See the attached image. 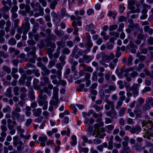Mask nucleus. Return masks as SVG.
Returning <instances> with one entry per match:
<instances>
[{
  "label": "nucleus",
  "instance_id": "obj_1",
  "mask_svg": "<svg viewBox=\"0 0 153 153\" xmlns=\"http://www.w3.org/2000/svg\"><path fill=\"white\" fill-rule=\"evenodd\" d=\"M21 111V108L18 107H16L13 110L11 113V117L13 120L16 119L19 120L20 117V114L19 113Z\"/></svg>",
  "mask_w": 153,
  "mask_h": 153
},
{
  "label": "nucleus",
  "instance_id": "obj_2",
  "mask_svg": "<svg viewBox=\"0 0 153 153\" xmlns=\"http://www.w3.org/2000/svg\"><path fill=\"white\" fill-rule=\"evenodd\" d=\"M114 104L112 105V108L108 111L106 112V114L108 116H110L112 119L117 118V113L114 108Z\"/></svg>",
  "mask_w": 153,
  "mask_h": 153
},
{
  "label": "nucleus",
  "instance_id": "obj_3",
  "mask_svg": "<svg viewBox=\"0 0 153 153\" xmlns=\"http://www.w3.org/2000/svg\"><path fill=\"white\" fill-rule=\"evenodd\" d=\"M144 131H145V135L143 136L144 138L151 140V137H153V126L147 130L145 129Z\"/></svg>",
  "mask_w": 153,
  "mask_h": 153
},
{
  "label": "nucleus",
  "instance_id": "obj_4",
  "mask_svg": "<svg viewBox=\"0 0 153 153\" xmlns=\"http://www.w3.org/2000/svg\"><path fill=\"white\" fill-rule=\"evenodd\" d=\"M140 86V84H137V83H134L133 85L130 88V89L132 91L133 95L134 98L137 97L138 95V89Z\"/></svg>",
  "mask_w": 153,
  "mask_h": 153
},
{
  "label": "nucleus",
  "instance_id": "obj_5",
  "mask_svg": "<svg viewBox=\"0 0 153 153\" xmlns=\"http://www.w3.org/2000/svg\"><path fill=\"white\" fill-rule=\"evenodd\" d=\"M115 57L114 55L112 53H111L109 55H104L102 57V61L108 63L110 61V59H113Z\"/></svg>",
  "mask_w": 153,
  "mask_h": 153
},
{
  "label": "nucleus",
  "instance_id": "obj_6",
  "mask_svg": "<svg viewBox=\"0 0 153 153\" xmlns=\"http://www.w3.org/2000/svg\"><path fill=\"white\" fill-rule=\"evenodd\" d=\"M57 77L59 79V84L57 85V87H58L60 84H61L63 86H65L66 84V82L65 81L62 80V75L61 72H58V73Z\"/></svg>",
  "mask_w": 153,
  "mask_h": 153
},
{
  "label": "nucleus",
  "instance_id": "obj_7",
  "mask_svg": "<svg viewBox=\"0 0 153 153\" xmlns=\"http://www.w3.org/2000/svg\"><path fill=\"white\" fill-rule=\"evenodd\" d=\"M18 139L19 136H15L13 137V144L14 146H17L18 144L21 145L24 144L22 141L20 140H18Z\"/></svg>",
  "mask_w": 153,
  "mask_h": 153
},
{
  "label": "nucleus",
  "instance_id": "obj_8",
  "mask_svg": "<svg viewBox=\"0 0 153 153\" xmlns=\"http://www.w3.org/2000/svg\"><path fill=\"white\" fill-rule=\"evenodd\" d=\"M141 131V128L138 126H135L132 127L130 130V131L132 134L136 133L138 134Z\"/></svg>",
  "mask_w": 153,
  "mask_h": 153
},
{
  "label": "nucleus",
  "instance_id": "obj_9",
  "mask_svg": "<svg viewBox=\"0 0 153 153\" xmlns=\"http://www.w3.org/2000/svg\"><path fill=\"white\" fill-rule=\"evenodd\" d=\"M53 96L52 99H56L59 100L58 98V93L59 91V89L56 87H54L53 88Z\"/></svg>",
  "mask_w": 153,
  "mask_h": 153
},
{
  "label": "nucleus",
  "instance_id": "obj_10",
  "mask_svg": "<svg viewBox=\"0 0 153 153\" xmlns=\"http://www.w3.org/2000/svg\"><path fill=\"white\" fill-rule=\"evenodd\" d=\"M33 115L35 117H39L42 112V109L41 108H38L37 109H35L33 110Z\"/></svg>",
  "mask_w": 153,
  "mask_h": 153
},
{
  "label": "nucleus",
  "instance_id": "obj_11",
  "mask_svg": "<svg viewBox=\"0 0 153 153\" xmlns=\"http://www.w3.org/2000/svg\"><path fill=\"white\" fill-rule=\"evenodd\" d=\"M82 17L80 16L78 17L76 19V21H74L72 24V26L75 27L77 25L79 26H81L82 25V23L79 20H81Z\"/></svg>",
  "mask_w": 153,
  "mask_h": 153
},
{
  "label": "nucleus",
  "instance_id": "obj_12",
  "mask_svg": "<svg viewBox=\"0 0 153 153\" xmlns=\"http://www.w3.org/2000/svg\"><path fill=\"white\" fill-rule=\"evenodd\" d=\"M113 136L111 135L109 137V140L108 142V148L109 149H112L113 148Z\"/></svg>",
  "mask_w": 153,
  "mask_h": 153
},
{
  "label": "nucleus",
  "instance_id": "obj_13",
  "mask_svg": "<svg viewBox=\"0 0 153 153\" xmlns=\"http://www.w3.org/2000/svg\"><path fill=\"white\" fill-rule=\"evenodd\" d=\"M135 3V0H129L128 1V9L131 10H134L135 7L133 5Z\"/></svg>",
  "mask_w": 153,
  "mask_h": 153
},
{
  "label": "nucleus",
  "instance_id": "obj_14",
  "mask_svg": "<svg viewBox=\"0 0 153 153\" xmlns=\"http://www.w3.org/2000/svg\"><path fill=\"white\" fill-rule=\"evenodd\" d=\"M142 127L147 126L148 124H149L150 127H152L153 126V123L151 120H149L147 121L146 120H143L142 122Z\"/></svg>",
  "mask_w": 153,
  "mask_h": 153
},
{
  "label": "nucleus",
  "instance_id": "obj_15",
  "mask_svg": "<svg viewBox=\"0 0 153 153\" xmlns=\"http://www.w3.org/2000/svg\"><path fill=\"white\" fill-rule=\"evenodd\" d=\"M134 112L136 115V118H140L142 117V111L141 110L137 109L134 110Z\"/></svg>",
  "mask_w": 153,
  "mask_h": 153
},
{
  "label": "nucleus",
  "instance_id": "obj_16",
  "mask_svg": "<svg viewBox=\"0 0 153 153\" xmlns=\"http://www.w3.org/2000/svg\"><path fill=\"white\" fill-rule=\"evenodd\" d=\"M45 42L46 43V45L47 46L51 47L53 48H55L56 45L55 44L51 42L49 39H46Z\"/></svg>",
  "mask_w": 153,
  "mask_h": 153
},
{
  "label": "nucleus",
  "instance_id": "obj_17",
  "mask_svg": "<svg viewBox=\"0 0 153 153\" xmlns=\"http://www.w3.org/2000/svg\"><path fill=\"white\" fill-rule=\"evenodd\" d=\"M59 102V100L52 98V99L49 102V104L50 105H55L56 106V108L57 107Z\"/></svg>",
  "mask_w": 153,
  "mask_h": 153
},
{
  "label": "nucleus",
  "instance_id": "obj_18",
  "mask_svg": "<svg viewBox=\"0 0 153 153\" xmlns=\"http://www.w3.org/2000/svg\"><path fill=\"white\" fill-rule=\"evenodd\" d=\"M93 56H88L87 55H85L83 56V58L85 59V61L87 63L89 62L94 58Z\"/></svg>",
  "mask_w": 153,
  "mask_h": 153
},
{
  "label": "nucleus",
  "instance_id": "obj_19",
  "mask_svg": "<svg viewBox=\"0 0 153 153\" xmlns=\"http://www.w3.org/2000/svg\"><path fill=\"white\" fill-rule=\"evenodd\" d=\"M110 95L109 94H107L105 96V101L107 103H108L111 105L114 104V102L113 101H110L108 99V98Z\"/></svg>",
  "mask_w": 153,
  "mask_h": 153
},
{
  "label": "nucleus",
  "instance_id": "obj_20",
  "mask_svg": "<svg viewBox=\"0 0 153 153\" xmlns=\"http://www.w3.org/2000/svg\"><path fill=\"white\" fill-rule=\"evenodd\" d=\"M40 92L38 97L40 99H43L44 100H46L47 99L48 97L46 95L44 94L43 96V91L42 90H40Z\"/></svg>",
  "mask_w": 153,
  "mask_h": 153
},
{
  "label": "nucleus",
  "instance_id": "obj_21",
  "mask_svg": "<svg viewBox=\"0 0 153 153\" xmlns=\"http://www.w3.org/2000/svg\"><path fill=\"white\" fill-rule=\"evenodd\" d=\"M72 141L71 142V146H74L77 143L76 137L75 135H72L71 137Z\"/></svg>",
  "mask_w": 153,
  "mask_h": 153
},
{
  "label": "nucleus",
  "instance_id": "obj_22",
  "mask_svg": "<svg viewBox=\"0 0 153 153\" xmlns=\"http://www.w3.org/2000/svg\"><path fill=\"white\" fill-rule=\"evenodd\" d=\"M5 95L9 98H11L13 96V94H12V91L10 88H8L5 93Z\"/></svg>",
  "mask_w": 153,
  "mask_h": 153
},
{
  "label": "nucleus",
  "instance_id": "obj_23",
  "mask_svg": "<svg viewBox=\"0 0 153 153\" xmlns=\"http://www.w3.org/2000/svg\"><path fill=\"white\" fill-rule=\"evenodd\" d=\"M126 110V108H121L119 112V116L120 117L123 116L125 114Z\"/></svg>",
  "mask_w": 153,
  "mask_h": 153
},
{
  "label": "nucleus",
  "instance_id": "obj_24",
  "mask_svg": "<svg viewBox=\"0 0 153 153\" xmlns=\"http://www.w3.org/2000/svg\"><path fill=\"white\" fill-rule=\"evenodd\" d=\"M56 68L58 69V71L57 72V76H58V72H60L62 73L61 70H62V66L63 65H62L61 63H57L56 65Z\"/></svg>",
  "mask_w": 153,
  "mask_h": 153
},
{
  "label": "nucleus",
  "instance_id": "obj_25",
  "mask_svg": "<svg viewBox=\"0 0 153 153\" xmlns=\"http://www.w3.org/2000/svg\"><path fill=\"white\" fill-rule=\"evenodd\" d=\"M29 96L30 99L33 100L35 99V96L34 94V91L32 88L29 91Z\"/></svg>",
  "mask_w": 153,
  "mask_h": 153
},
{
  "label": "nucleus",
  "instance_id": "obj_26",
  "mask_svg": "<svg viewBox=\"0 0 153 153\" xmlns=\"http://www.w3.org/2000/svg\"><path fill=\"white\" fill-rule=\"evenodd\" d=\"M125 69V66H123L120 69V71L119 72L117 75L120 78H122L123 77V74L124 72V70Z\"/></svg>",
  "mask_w": 153,
  "mask_h": 153
},
{
  "label": "nucleus",
  "instance_id": "obj_27",
  "mask_svg": "<svg viewBox=\"0 0 153 153\" xmlns=\"http://www.w3.org/2000/svg\"><path fill=\"white\" fill-rule=\"evenodd\" d=\"M2 70L5 71L7 74H10L11 72V69L10 68L6 65H4L2 67Z\"/></svg>",
  "mask_w": 153,
  "mask_h": 153
},
{
  "label": "nucleus",
  "instance_id": "obj_28",
  "mask_svg": "<svg viewBox=\"0 0 153 153\" xmlns=\"http://www.w3.org/2000/svg\"><path fill=\"white\" fill-rule=\"evenodd\" d=\"M137 56L138 57L139 60L141 61L144 60L145 59V56L140 54L139 52H137Z\"/></svg>",
  "mask_w": 153,
  "mask_h": 153
},
{
  "label": "nucleus",
  "instance_id": "obj_29",
  "mask_svg": "<svg viewBox=\"0 0 153 153\" xmlns=\"http://www.w3.org/2000/svg\"><path fill=\"white\" fill-rule=\"evenodd\" d=\"M46 39L44 41L43 40H42L38 44V45L39 46V47L40 48H42L44 47L46 45V43L45 42Z\"/></svg>",
  "mask_w": 153,
  "mask_h": 153
},
{
  "label": "nucleus",
  "instance_id": "obj_30",
  "mask_svg": "<svg viewBox=\"0 0 153 153\" xmlns=\"http://www.w3.org/2000/svg\"><path fill=\"white\" fill-rule=\"evenodd\" d=\"M19 88L18 86H16L14 87L13 89V92L15 95L18 96L19 94Z\"/></svg>",
  "mask_w": 153,
  "mask_h": 153
},
{
  "label": "nucleus",
  "instance_id": "obj_31",
  "mask_svg": "<svg viewBox=\"0 0 153 153\" xmlns=\"http://www.w3.org/2000/svg\"><path fill=\"white\" fill-rule=\"evenodd\" d=\"M43 92L44 91L48 95L51 96V91L48 89L47 87H44L43 89L42 90Z\"/></svg>",
  "mask_w": 153,
  "mask_h": 153
},
{
  "label": "nucleus",
  "instance_id": "obj_32",
  "mask_svg": "<svg viewBox=\"0 0 153 153\" xmlns=\"http://www.w3.org/2000/svg\"><path fill=\"white\" fill-rule=\"evenodd\" d=\"M94 28V25L93 24L88 25L85 26V29L87 31H89L91 30Z\"/></svg>",
  "mask_w": 153,
  "mask_h": 153
},
{
  "label": "nucleus",
  "instance_id": "obj_33",
  "mask_svg": "<svg viewBox=\"0 0 153 153\" xmlns=\"http://www.w3.org/2000/svg\"><path fill=\"white\" fill-rule=\"evenodd\" d=\"M42 69V71L46 74L45 75H48L50 74V71L45 66H43Z\"/></svg>",
  "mask_w": 153,
  "mask_h": 153
},
{
  "label": "nucleus",
  "instance_id": "obj_34",
  "mask_svg": "<svg viewBox=\"0 0 153 153\" xmlns=\"http://www.w3.org/2000/svg\"><path fill=\"white\" fill-rule=\"evenodd\" d=\"M61 13L63 17L66 16L67 17H69V16L66 13V10L64 8H62Z\"/></svg>",
  "mask_w": 153,
  "mask_h": 153
},
{
  "label": "nucleus",
  "instance_id": "obj_35",
  "mask_svg": "<svg viewBox=\"0 0 153 153\" xmlns=\"http://www.w3.org/2000/svg\"><path fill=\"white\" fill-rule=\"evenodd\" d=\"M150 105L149 104L146 103L143 106V111H146L148 109H150Z\"/></svg>",
  "mask_w": 153,
  "mask_h": 153
},
{
  "label": "nucleus",
  "instance_id": "obj_36",
  "mask_svg": "<svg viewBox=\"0 0 153 153\" xmlns=\"http://www.w3.org/2000/svg\"><path fill=\"white\" fill-rule=\"evenodd\" d=\"M32 51H31L29 53L30 55L33 56V57L34 58H36V56L35 55V51L36 50L35 47H33L32 48Z\"/></svg>",
  "mask_w": 153,
  "mask_h": 153
},
{
  "label": "nucleus",
  "instance_id": "obj_37",
  "mask_svg": "<svg viewBox=\"0 0 153 153\" xmlns=\"http://www.w3.org/2000/svg\"><path fill=\"white\" fill-rule=\"evenodd\" d=\"M131 150L129 148H123V149L122 150L120 153H130Z\"/></svg>",
  "mask_w": 153,
  "mask_h": 153
},
{
  "label": "nucleus",
  "instance_id": "obj_38",
  "mask_svg": "<svg viewBox=\"0 0 153 153\" xmlns=\"http://www.w3.org/2000/svg\"><path fill=\"white\" fill-rule=\"evenodd\" d=\"M123 104V102L121 100H119L117 101V105L116 106L115 108L117 109H118Z\"/></svg>",
  "mask_w": 153,
  "mask_h": 153
},
{
  "label": "nucleus",
  "instance_id": "obj_39",
  "mask_svg": "<svg viewBox=\"0 0 153 153\" xmlns=\"http://www.w3.org/2000/svg\"><path fill=\"white\" fill-rule=\"evenodd\" d=\"M48 140L47 137L46 136L39 137V140L40 141L42 142H46Z\"/></svg>",
  "mask_w": 153,
  "mask_h": 153
},
{
  "label": "nucleus",
  "instance_id": "obj_40",
  "mask_svg": "<svg viewBox=\"0 0 153 153\" xmlns=\"http://www.w3.org/2000/svg\"><path fill=\"white\" fill-rule=\"evenodd\" d=\"M57 0H55L52 2L50 5V8L52 9H54L56 5L57 4Z\"/></svg>",
  "mask_w": 153,
  "mask_h": 153
},
{
  "label": "nucleus",
  "instance_id": "obj_41",
  "mask_svg": "<svg viewBox=\"0 0 153 153\" xmlns=\"http://www.w3.org/2000/svg\"><path fill=\"white\" fill-rule=\"evenodd\" d=\"M11 110L10 107L8 105H7L6 107L3 108L2 111L4 113H6L7 111H10Z\"/></svg>",
  "mask_w": 153,
  "mask_h": 153
},
{
  "label": "nucleus",
  "instance_id": "obj_42",
  "mask_svg": "<svg viewBox=\"0 0 153 153\" xmlns=\"http://www.w3.org/2000/svg\"><path fill=\"white\" fill-rule=\"evenodd\" d=\"M88 150V149L87 148H81L79 149V151L80 152H82L85 153H87Z\"/></svg>",
  "mask_w": 153,
  "mask_h": 153
},
{
  "label": "nucleus",
  "instance_id": "obj_43",
  "mask_svg": "<svg viewBox=\"0 0 153 153\" xmlns=\"http://www.w3.org/2000/svg\"><path fill=\"white\" fill-rule=\"evenodd\" d=\"M97 73L96 72H94L92 74V79L94 81H97Z\"/></svg>",
  "mask_w": 153,
  "mask_h": 153
},
{
  "label": "nucleus",
  "instance_id": "obj_44",
  "mask_svg": "<svg viewBox=\"0 0 153 153\" xmlns=\"http://www.w3.org/2000/svg\"><path fill=\"white\" fill-rule=\"evenodd\" d=\"M118 26L116 25H112L109 26V30L110 31H111L116 30L117 27Z\"/></svg>",
  "mask_w": 153,
  "mask_h": 153
},
{
  "label": "nucleus",
  "instance_id": "obj_45",
  "mask_svg": "<svg viewBox=\"0 0 153 153\" xmlns=\"http://www.w3.org/2000/svg\"><path fill=\"white\" fill-rule=\"evenodd\" d=\"M151 89L150 87H145L143 90L142 91V94H144L147 91H151Z\"/></svg>",
  "mask_w": 153,
  "mask_h": 153
},
{
  "label": "nucleus",
  "instance_id": "obj_46",
  "mask_svg": "<svg viewBox=\"0 0 153 153\" xmlns=\"http://www.w3.org/2000/svg\"><path fill=\"white\" fill-rule=\"evenodd\" d=\"M145 148V147L141 148V146L139 145L136 146L135 147V149L137 151L141 152L142 151L143 149Z\"/></svg>",
  "mask_w": 153,
  "mask_h": 153
},
{
  "label": "nucleus",
  "instance_id": "obj_47",
  "mask_svg": "<svg viewBox=\"0 0 153 153\" xmlns=\"http://www.w3.org/2000/svg\"><path fill=\"white\" fill-rule=\"evenodd\" d=\"M8 56L7 54L5 53L2 51H0V57H3L4 58H6Z\"/></svg>",
  "mask_w": 153,
  "mask_h": 153
},
{
  "label": "nucleus",
  "instance_id": "obj_48",
  "mask_svg": "<svg viewBox=\"0 0 153 153\" xmlns=\"http://www.w3.org/2000/svg\"><path fill=\"white\" fill-rule=\"evenodd\" d=\"M93 107L97 111H99L100 110L102 109L103 108V106L100 107L97 105H94Z\"/></svg>",
  "mask_w": 153,
  "mask_h": 153
},
{
  "label": "nucleus",
  "instance_id": "obj_49",
  "mask_svg": "<svg viewBox=\"0 0 153 153\" xmlns=\"http://www.w3.org/2000/svg\"><path fill=\"white\" fill-rule=\"evenodd\" d=\"M110 76L111 75L109 73V72H108L105 74L104 76L105 79L107 80V82L109 81L110 78Z\"/></svg>",
  "mask_w": 153,
  "mask_h": 153
},
{
  "label": "nucleus",
  "instance_id": "obj_50",
  "mask_svg": "<svg viewBox=\"0 0 153 153\" xmlns=\"http://www.w3.org/2000/svg\"><path fill=\"white\" fill-rule=\"evenodd\" d=\"M117 84L119 85V88L123 89L124 87L123 84V81L122 80H119L117 82Z\"/></svg>",
  "mask_w": 153,
  "mask_h": 153
},
{
  "label": "nucleus",
  "instance_id": "obj_51",
  "mask_svg": "<svg viewBox=\"0 0 153 153\" xmlns=\"http://www.w3.org/2000/svg\"><path fill=\"white\" fill-rule=\"evenodd\" d=\"M65 58V56H60L59 58V59H60L61 62L62 63L63 66L65 64V63L64 61Z\"/></svg>",
  "mask_w": 153,
  "mask_h": 153
},
{
  "label": "nucleus",
  "instance_id": "obj_52",
  "mask_svg": "<svg viewBox=\"0 0 153 153\" xmlns=\"http://www.w3.org/2000/svg\"><path fill=\"white\" fill-rule=\"evenodd\" d=\"M138 75V73L136 71H133V72L130 74V76L132 78H134L136 77Z\"/></svg>",
  "mask_w": 153,
  "mask_h": 153
},
{
  "label": "nucleus",
  "instance_id": "obj_53",
  "mask_svg": "<svg viewBox=\"0 0 153 153\" xmlns=\"http://www.w3.org/2000/svg\"><path fill=\"white\" fill-rule=\"evenodd\" d=\"M43 117L41 116L34 120V121L36 123H40L43 120Z\"/></svg>",
  "mask_w": 153,
  "mask_h": 153
},
{
  "label": "nucleus",
  "instance_id": "obj_54",
  "mask_svg": "<svg viewBox=\"0 0 153 153\" xmlns=\"http://www.w3.org/2000/svg\"><path fill=\"white\" fill-rule=\"evenodd\" d=\"M27 96L26 94L24 93H22L20 95V98L22 101H25Z\"/></svg>",
  "mask_w": 153,
  "mask_h": 153
},
{
  "label": "nucleus",
  "instance_id": "obj_55",
  "mask_svg": "<svg viewBox=\"0 0 153 153\" xmlns=\"http://www.w3.org/2000/svg\"><path fill=\"white\" fill-rule=\"evenodd\" d=\"M16 129L19 133H22L24 132L25 130L21 128L20 126H18L17 127Z\"/></svg>",
  "mask_w": 153,
  "mask_h": 153
},
{
  "label": "nucleus",
  "instance_id": "obj_56",
  "mask_svg": "<svg viewBox=\"0 0 153 153\" xmlns=\"http://www.w3.org/2000/svg\"><path fill=\"white\" fill-rule=\"evenodd\" d=\"M9 44L10 45H14L16 43V41L14 39H10L9 41Z\"/></svg>",
  "mask_w": 153,
  "mask_h": 153
},
{
  "label": "nucleus",
  "instance_id": "obj_57",
  "mask_svg": "<svg viewBox=\"0 0 153 153\" xmlns=\"http://www.w3.org/2000/svg\"><path fill=\"white\" fill-rule=\"evenodd\" d=\"M62 52L64 54H68L70 52V51L68 48H65L62 50Z\"/></svg>",
  "mask_w": 153,
  "mask_h": 153
},
{
  "label": "nucleus",
  "instance_id": "obj_58",
  "mask_svg": "<svg viewBox=\"0 0 153 153\" xmlns=\"http://www.w3.org/2000/svg\"><path fill=\"white\" fill-rule=\"evenodd\" d=\"M56 62L53 61H51L49 62L48 67L49 68H51L55 65Z\"/></svg>",
  "mask_w": 153,
  "mask_h": 153
},
{
  "label": "nucleus",
  "instance_id": "obj_59",
  "mask_svg": "<svg viewBox=\"0 0 153 153\" xmlns=\"http://www.w3.org/2000/svg\"><path fill=\"white\" fill-rule=\"evenodd\" d=\"M54 31L55 33L58 36H61L63 33L62 31L58 30L57 28Z\"/></svg>",
  "mask_w": 153,
  "mask_h": 153
},
{
  "label": "nucleus",
  "instance_id": "obj_60",
  "mask_svg": "<svg viewBox=\"0 0 153 153\" xmlns=\"http://www.w3.org/2000/svg\"><path fill=\"white\" fill-rule=\"evenodd\" d=\"M43 115L47 119H48L49 116V113L47 111H45L43 112Z\"/></svg>",
  "mask_w": 153,
  "mask_h": 153
},
{
  "label": "nucleus",
  "instance_id": "obj_61",
  "mask_svg": "<svg viewBox=\"0 0 153 153\" xmlns=\"http://www.w3.org/2000/svg\"><path fill=\"white\" fill-rule=\"evenodd\" d=\"M38 102L39 105L41 106H42L45 103H48V102L47 101L43 100H41L39 101Z\"/></svg>",
  "mask_w": 153,
  "mask_h": 153
},
{
  "label": "nucleus",
  "instance_id": "obj_62",
  "mask_svg": "<svg viewBox=\"0 0 153 153\" xmlns=\"http://www.w3.org/2000/svg\"><path fill=\"white\" fill-rule=\"evenodd\" d=\"M108 88L111 91H115L116 89L117 88L116 86L112 85H110L108 87Z\"/></svg>",
  "mask_w": 153,
  "mask_h": 153
},
{
  "label": "nucleus",
  "instance_id": "obj_63",
  "mask_svg": "<svg viewBox=\"0 0 153 153\" xmlns=\"http://www.w3.org/2000/svg\"><path fill=\"white\" fill-rule=\"evenodd\" d=\"M85 70L89 72L92 73L93 71V70L91 67L87 66L85 68Z\"/></svg>",
  "mask_w": 153,
  "mask_h": 153
},
{
  "label": "nucleus",
  "instance_id": "obj_64",
  "mask_svg": "<svg viewBox=\"0 0 153 153\" xmlns=\"http://www.w3.org/2000/svg\"><path fill=\"white\" fill-rule=\"evenodd\" d=\"M125 9L124 5L123 4H120L119 5V11L121 12H123Z\"/></svg>",
  "mask_w": 153,
  "mask_h": 153
}]
</instances>
